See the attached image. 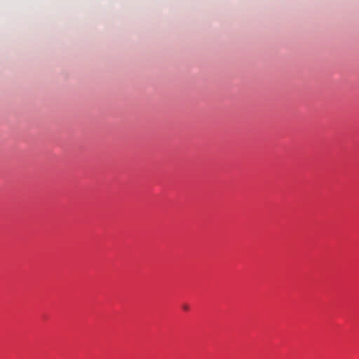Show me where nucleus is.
Segmentation results:
<instances>
[{"label":"nucleus","mask_w":359,"mask_h":359,"mask_svg":"<svg viewBox=\"0 0 359 359\" xmlns=\"http://www.w3.org/2000/svg\"><path fill=\"white\" fill-rule=\"evenodd\" d=\"M182 308L186 311L189 310V306L187 304L183 305Z\"/></svg>","instance_id":"nucleus-1"}]
</instances>
